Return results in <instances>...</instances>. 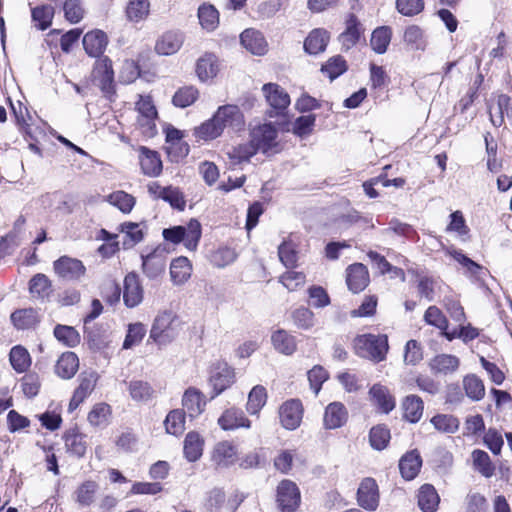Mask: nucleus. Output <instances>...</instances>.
I'll list each match as a JSON object with an SVG mask.
<instances>
[{"label": "nucleus", "mask_w": 512, "mask_h": 512, "mask_svg": "<svg viewBox=\"0 0 512 512\" xmlns=\"http://www.w3.org/2000/svg\"><path fill=\"white\" fill-rule=\"evenodd\" d=\"M388 348V338L386 335L361 334L357 335L353 340L355 354L375 363L385 359Z\"/></svg>", "instance_id": "1"}, {"label": "nucleus", "mask_w": 512, "mask_h": 512, "mask_svg": "<svg viewBox=\"0 0 512 512\" xmlns=\"http://www.w3.org/2000/svg\"><path fill=\"white\" fill-rule=\"evenodd\" d=\"M162 234L166 241L173 244L183 242L188 250L194 251L201 238V225L197 220L191 219L187 226L166 228Z\"/></svg>", "instance_id": "2"}, {"label": "nucleus", "mask_w": 512, "mask_h": 512, "mask_svg": "<svg viewBox=\"0 0 512 512\" xmlns=\"http://www.w3.org/2000/svg\"><path fill=\"white\" fill-rule=\"evenodd\" d=\"M278 131L272 123H264L250 130V140L258 152L264 154L279 151Z\"/></svg>", "instance_id": "3"}, {"label": "nucleus", "mask_w": 512, "mask_h": 512, "mask_svg": "<svg viewBox=\"0 0 512 512\" xmlns=\"http://www.w3.org/2000/svg\"><path fill=\"white\" fill-rule=\"evenodd\" d=\"M174 316L171 312H162L157 315L150 331V338L158 345L170 343L177 335L174 326Z\"/></svg>", "instance_id": "4"}, {"label": "nucleus", "mask_w": 512, "mask_h": 512, "mask_svg": "<svg viewBox=\"0 0 512 512\" xmlns=\"http://www.w3.org/2000/svg\"><path fill=\"white\" fill-rule=\"evenodd\" d=\"M53 269L58 277L67 281H80L86 273V267L81 260L66 255L54 261Z\"/></svg>", "instance_id": "5"}, {"label": "nucleus", "mask_w": 512, "mask_h": 512, "mask_svg": "<svg viewBox=\"0 0 512 512\" xmlns=\"http://www.w3.org/2000/svg\"><path fill=\"white\" fill-rule=\"evenodd\" d=\"M276 492V500L282 512H294L298 508L301 500L300 491L293 481L282 480Z\"/></svg>", "instance_id": "6"}, {"label": "nucleus", "mask_w": 512, "mask_h": 512, "mask_svg": "<svg viewBox=\"0 0 512 512\" xmlns=\"http://www.w3.org/2000/svg\"><path fill=\"white\" fill-rule=\"evenodd\" d=\"M213 116L214 121L220 125L222 132L225 128L240 131L245 126L244 115L236 105L227 104L220 106Z\"/></svg>", "instance_id": "7"}, {"label": "nucleus", "mask_w": 512, "mask_h": 512, "mask_svg": "<svg viewBox=\"0 0 512 512\" xmlns=\"http://www.w3.org/2000/svg\"><path fill=\"white\" fill-rule=\"evenodd\" d=\"M234 381L235 372L232 367H230L226 362L215 363L211 369L209 377V382L215 391L212 398L229 388Z\"/></svg>", "instance_id": "8"}, {"label": "nucleus", "mask_w": 512, "mask_h": 512, "mask_svg": "<svg viewBox=\"0 0 512 512\" xmlns=\"http://www.w3.org/2000/svg\"><path fill=\"white\" fill-rule=\"evenodd\" d=\"M379 488L373 478H364L357 491L358 505L367 510L375 511L379 506Z\"/></svg>", "instance_id": "9"}, {"label": "nucleus", "mask_w": 512, "mask_h": 512, "mask_svg": "<svg viewBox=\"0 0 512 512\" xmlns=\"http://www.w3.org/2000/svg\"><path fill=\"white\" fill-rule=\"evenodd\" d=\"M262 91L269 106L275 110L270 112V117L280 115L290 104V96L288 93L276 83H267L263 86Z\"/></svg>", "instance_id": "10"}, {"label": "nucleus", "mask_w": 512, "mask_h": 512, "mask_svg": "<svg viewBox=\"0 0 512 512\" xmlns=\"http://www.w3.org/2000/svg\"><path fill=\"white\" fill-rule=\"evenodd\" d=\"M166 264L167 256L164 249L157 248L146 256L142 255V269L150 279L159 277L165 271Z\"/></svg>", "instance_id": "11"}, {"label": "nucleus", "mask_w": 512, "mask_h": 512, "mask_svg": "<svg viewBox=\"0 0 512 512\" xmlns=\"http://www.w3.org/2000/svg\"><path fill=\"white\" fill-rule=\"evenodd\" d=\"M364 29L358 18L350 14L346 20L345 30L338 36V41L344 51L350 50L360 40Z\"/></svg>", "instance_id": "12"}, {"label": "nucleus", "mask_w": 512, "mask_h": 512, "mask_svg": "<svg viewBox=\"0 0 512 512\" xmlns=\"http://www.w3.org/2000/svg\"><path fill=\"white\" fill-rule=\"evenodd\" d=\"M303 409L299 400L286 401L279 411L280 421L284 428L288 430L296 429L302 420Z\"/></svg>", "instance_id": "13"}, {"label": "nucleus", "mask_w": 512, "mask_h": 512, "mask_svg": "<svg viewBox=\"0 0 512 512\" xmlns=\"http://www.w3.org/2000/svg\"><path fill=\"white\" fill-rule=\"evenodd\" d=\"M143 289L136 273H128L124 279L123 300L127 307L133 308L141 303Z\"/></svg>", "instance_id": "14"}, {"label": "nucleus", "mask_w": 512, "mask_h": 512, "mask_svg": "<svg viewBox=\"0 0 512 512\" xmlns=\"http://www.w3.org/2000/svg\"><path fill=\"white\" fill-rule=\"evenodd\" d=\"M238 459L237 447L230 441L218 442L212 451V461L219 467H229Z\"/></svg>", "instance_id": "15"}, {"label": "nucleus", "mask_w": 512, "mask_h": 512, "mask_svg": "<svg viewBox=\"0 0 512 512\" xmlns=\"http://www.w3.org/2000/svg\"><path fill=\"white\" fill-rule=\"evenodd\" d=\"M218 424L223 430H235L238 428H250L251 421L239 408L226 409L218 419Z\"/></svg>", "instance_id": "16"}, {"label": "nucleus", "mask_w": 512, "mask_h": 512, "mask_svg": "<svg viewBox=\"0 0 512 512\" xmlns=\"http://www.w3.org/2000/svg\"><path fill=\"white\" fill-rule=\"evenodd\" d=\"M346 282L353 293L361 292L369 283V274L365 265L355 263L347 268Z\"/></svg>", "instance_id": "17"}, {"label": "nucleus", "mask_w": 512, "mask_h": 512, "mask_svg": "<svg viewBox=\"0 0 512 512\" xmlns=\"http://www.w3.org/2000/svg\"><path fill=\"white\" fill-rule=\"evenodd\" d=\"M206 401L204 395L196 388L189 387L182 397V406L184 412L191 418L200 415L205 408Z\"/></svg>", "instance_id": "18"}, {"label": "nucleus", "mask_w": 512, "mask_h": 512, "mask_svg": "<svg viewBox=\"0 0 512 512\" xmlns=\"http://www.w3.org/2000/svg\"><path fill=\"white\" fill-rule=\"evenodd\" d=\"M503 107L506 108V117L512 125V98L505 94H500L496 102L488 106L490 121L495 127H500L505 122L501 112Z\"/></svg>", "instance_id": "19"}, {"label": "nucleus", "mask_w": 512, "mask_h": 512, "mask_svg": "<svg viewBox=\"0 0 512 512\" xmlns=\"http://www.w3.org/2000/svg\"><path fill=\"white\" fill-rule=\"evenodd\" d=\"M108 44V38L102 30L87 32L83 37V47L91 57H100Z\"/></svg>", "instance_id": "20"}, {"label": "nucleus", "mask_w": 512, "mask_h": 512, "mask_svg": "<svg viewBox=\"0 0 512 512\" xmlns=\"http://www.w3.org/2000/svg\"><path fill=\"white\" fill-rule=\"evenodd\" d=\"M243 47L254 55H264L267 52V42L261 32L246 29L240 35Z\"/></svg>", "instance_id": "21"}, {"label": "nucleus", "mask_w": 512, "mask_h": 512, "mask_svg": "<svg viewBox=\"0 0 512 512\" xmlns=\"http://www.w3.org/2000/svg\"><path fill=\"white\" fill-rule=\"evenodd\" d=\"M348 419V412L341 402L330 403L324 413V426L327 429L342 427Z\"/></svg>", "instance_id": "22"}, {"label": "nucleus", "mask_w": 512, "mask_h": 512, "mask_svg": "<svg viewBox=\"0 0 512 512\" xmlns=\"http://www.w3.org/2000/svg\"><path fill=\"white\" fill-rule=\"evenodd\" d=\"M429 366L434 374L449 375L458 370L460 360L455 355L439 354L431 359Z\"/></svg>", "instance_id": "23"}, {"label": "nucleus", "mask_w": 512, "mask_h": 512, "mask_svg": "<svg viewBox=\"0 0 512 512\" xmlns=\"http://www.w3.org/2000/svg\"><path fill=\"white\" fill-rule=\"evenodd\" d=\"M330 39V34L323 28L312 30L306 37L304 42V49L307 53L316 55L323 52Z\"/></svg>", "instance_id": "24"}, {"label": "nucleus", "mask_w": 512, "mask_h": 512, "mask_svg": "<svg viewBox=\"0 0 512 512\" xmlns=\"http://www.w3.org/2000/svg\"><path fill=\"white\" fill-rule=\"evenodd\" d=\"M93 75L95 79H99L102 90L107 93L110 92L114 72L112 69V62L108 57L100 58L96 61Z\"/></svg>", "instance_id": "25"}, {"label": "nucleus", "mask_w": 512, "mask_h": 512, "mask_svg": "<svg viewBox=\"0 0 512 512\" xmlns=\"http://www.w3.org/2000/svg\"><path fill=\"white\" fill-rule=\"evenodd\" d=\"M79 368V359L74 352H65L63 353L56 365H55V373L63 378V379H71Z\"/></svg>", "instance_id": "26"}, {"label": "nucleus", "mask_w": 512, "mask_h": 512, "mask_svg": "<svg viewBox=\"0 0 512 512\" xmlns=\"http://www.w3.org/2000/svg\"><path fill=\"white\" fill-rule=\"evenodd\" d=\"M271 342L274 349L284 355H292L297 349L295 337L283 329L272 333Z\"/></svg>", "instance_id": "27"}, {"label": "nucleus", "mask_w": 512, "mask_h": 512, "mask_svg": "<svg viewBox=\"0 0 512 512\" xmlns=\"http://www.w3.org/2000/svg\"><path fill=\"white\" fill-rule=\"evenodd\" d=\"M204 439L195 431L189 432L183 445V453L189 462L197 461L203 453Z\"/></svg>", "instance_id": "28"}, {"label": "nucleus", "mask_w": 512, "mask_h": 512, "mask_svg": "<svg viewBox=\"0 0 512 512\" xmlns=\"http://www.w3.org/2000/svg\"><path fill=\"white\" fill-rule=\"evenodd\" d=\"M418 506L423 512H435L440 498L436 489L430 484H424L418 491Z\"/></svg>", "instance_id": "29"}, {"label": "nucleus", "mask_w": 512, "mask_h": 512, "mask_svg": "<svg viewBox=\"0 0 512 512\" xmlns=\"http://www.w3.org/2000/svg\"><path fill=\"white\" fill-rule=\"evenodd\" d=\"M422 460L418 452L411 451L405 454L399 462L401 475L406 480L414 479L420 471Z\"/></svg>", "instance_id": "30"}, {"label": "nucleus", "mask_w": 512, "mask_h": 512, "mask_svg": "<svg viewBox=\"0 0 512 512\" xmlns=\"http://www.w3.org/2000/svg\"><path fill=\"white\" fill-rule=\"evenodd\" d=\"M183 44V36L178 32L165 33L156 43L155 50L160 55H172Z\"/></svg>", "instance_id": "31"}, {"label": "nucleus", "mask_w": 512, "mask_h": 512, "mask_svg": "<svg viewBox=\"0 0 512 512\" xmlns=\"http://www.w3.org/2000/svg\"><path fill=\"white\" fill-rule=\"evenodd\" d=\"M129 395L132 400L147 403L155 397V390L150 383L143 380H132L128 384Z\"/></svg>", "instance_id": "32"}, {"label": "nucleus", "mask_w": 512, "mask_h": 512, "mask_svg": "<svg viewBox=\"0 0 512 512\" xmlns=\"http://www.w3.org/2000/svg\"><path fill=\"white\" fill-rule=\"evenodd\" d=\"M140 165L143 173L148 176H158L162 171V162L157 152L145 147L141 148Z\"/></svg>", "instance_id": "33"}, {"label": "nucleus", "mask_w": 512, "mask_h": 512, "mask_svg": "<svg viewBox=\"0 0 512 512\" xmlns=\"http://www.w3.org/2000/svg\"><path fill=\"white\" fill-rule=\"evenodd\" d=\"M99 485L92 480H87L77 487L74 499L81 507H88L94 503Z\"/></svg>", "instance_id": "34"}, {"label": "nucleus", "mask_w": 512, "mask_h": 512, "mask_svg": "<svg viewBox=\"0 0 512 512\" xmlns=\"http://www.w3.org/2000/svg\"><path fill=\"white\" fill-rule=\"evenodd\" d=\"M119 231L124 234L123 248L130 249L140 243L144 238V232L140 224L134 222H124L120 224Z\"/></svg>", "instance_id": "35"}, {"label": "nucleus", "mask_w": 512, "mask_h": 512, "mask_svg": "<svg viewBox=\"0 0 512 512\" xmlns=\"http://www.w3.org/2000/svg\"><path fill=\"white\" fill-rule=\"evenodd\" d=\"M192 266L186 257H178L170 264V275L174 284L181 285L191 276Z\"/></svg>", "instance_id": "36"}, {"label": "nucleus", "mask_w": 512, "mask_h": 512, "mask_svg": "<svg viewBox=\"0 0 512 512\" xmlns=\"http://www.w3.org/2000/svg\"><path fill=\"white\" fill-rule=\"evenodd\" d=\"M218 70V61L214 54H205L197 61L196 73L201 81H206L215 77Z\"/></svg>", "instance_id": "37"}, {"label": "nucleus", "mask_w": 512, "mask_h": 512, "mask_svg": "<svg viewBox=\"0 0 512 512\" xmlns=\"http://www.w3.org/2000/svg\"><path fill=\"white\" fill-rule=\"evenodd\" d=\"M29 291L33 298L45 300L52 293L51 281L44 274H36L29 282Z\"/></svg>", "instance_id": "38"}, {"label": "nucleus", "mask_w": 512, "mask_h": 512, "mask_svg": "<svg viewBox=\"0 0 512 512\" xmlns=\"http://www.w3.org/2000/svg\"><path fill=\"white\" fill-rule=\"evenodd\" d=\"M370 395L384 413H389L395 407V400L387 387L375 384L370 389Z\"/></svg>", "instance_id": "39"}, {"label": "nucleus", "mask_w": 512, "mask_h": 512, "mask_svg": "<svg viewBox=\"0 0 512 512\" xmlns=\"http://www.w3.org/2000/svg\"><path fill=\"white\" fill-rule=\"evenodd\" d=\"M402 408L404 418L411 423H416L423 414V401L416 395H409L403 401Z\"/></svg>", "instance_id": "40"}, {"label": "nucleus", "mask_w": 512, "mask_h": 512, "mask_svg": "<svg viewBox=\"0 0 512 512\" xmlns=\"http://www.w3.org/2000/svg\"><path fill=\"white\" fill-rule=\"evenodd\" d=\"M164 426L168 434L182 435L185 431V412L181 409L171 410L164 420Z\"/></svg>", "instance_id": "41"}, {"label": "nucleus", "mask_w": 512, "mask_h": 512, "mask_svg": "<svg viewBox=\"0 0 512 512\" xmlns=\"http://www.w3.org/2000/svg\"><path fill=\"white\" fill-rule=\"evenodd\" d=\"M55 10L51 5H41L32 8L31 17L35 27L39 30L48 29L54 17Z\"/></svg>", "instance_id": "42"}, {"label": "nucleus", "mask_w": 512, "mask_h": 512, "mask_svg": "<svg viewBox=\"0 0 512 512\" xmlns=\"http://www.w3.org/2000/svg\"><path fill=\"white\" fill-rule=\"evenodd\" d=\"M64 439L65 446L71 454L78 458L85 455L87 450V440L85 435L75 431H69L65 434Z\"/></svg>", "instance_id": "43"}, {"label": "nucleus", "mask_w": 512, "mask_h": 512, "mask_svg": "<svg viewBox=\"0 0 512 512\" xmlns=\"http://www.w3.org/2000/svg\"><path fill=\"white\" fill-rule=\"evenodd\" d=\"M463 387L467 397L473 401H479L485 396L484 383L475 374H469L463 378Z\"/></svg>", "instance_id": "44"}, {"label": "nucleus", "mask_w": 512, "mask_h": 512, "mask_svg": "<svg viewBox=\"0 0 512 512\" xmlns=\"http://www.w3.org/2000/svg\"><path fill=\"white\" fill-rule=\"evenodd\" d=\"M267 401V392L264 386L256 385L252 388L248 395L247 411L251 415H258L260 410L265 406Z\"/></svg>", "instance_id": "45"}, {"label": "nucleus", "mask_w": 512, "mask_h": 512, "mask_svg": "<svg viewBox=\"0 0 512 512\" xmlns=\"http://www.w3.org/2000/svg\"><path fill=\"white\" fill-rule=\"evenodd\" d=\"M392 31L387 26L376 28L371 36L370 45L377 54L386 52L388 45L391 41Z\"/></svg>", "instance_id": "46"}, {"label": "nucleus", "mask_w": 512, "mask_h": 512, "mask_svg": "<svg viewBox=\"0 0 512 512\" xmlns=\"http://www.w3.org/2000/svg\"><path fill=\"white\" fill-rule=\"evenodd\" d=\"M258 151L254 147L251 140L248 143L239 144L237 146L232 147L227 155L229 159L232 161V164H240L242 162H248L252 156H254Z\"/></svg>", "instance_id": "47"}, {"label": "nucleus", "mask_w": 512, "mask_h": 512, "mask_svg": "<svg viewBox=\"0 0 512 512\" xmlns=\"http://www.w3.org/2000/svg\"><path fill=\"white\" fill-rule=\"evenodd\" d=\"M9 360L13 369L18 373L25 372L31 364V359L28 351L20 345L14 346L11 349L9 354Z\"/></svg>", "instance_id": "48"}, {"label": "nucleus", "mask_w": 512, "mask_h": 512, "mask_svg": "<svg viewBox=\"0 0 512 512\" xmlns=\"http://www.w3.org/2000/svg\"><path fill=\"white\" fill-rule=\"evenodd\" d=\"M390 430L382 424L376 425L370 429L369 443L375 450L385 449L390 441Z\"/></svg>", "instance_id": "49"}, {"label": "nucleus", "mask_w": 512, "mask_h": 512, "mask_svg": "<svg viewBox=\"0 0 512 512\" xmlns=\"http://www.w3.org/2000/svg\"><path fill=\"white\" fill-rule=\"evenodd\" d=\"M199 97V91L194 86H184L179 88L173 98L172 102L176 107L186 108L192 105Z\"/></svg>", "instance_id": "50"}, {"label": "nucleus", "mask_w": 512, "mask_h": 512, "mask_svg": "<svg viewBox=\"0 0 512 512\" xmlns=\"http://www.w3.org/2000/svg\"><path fill=\"white\" fill-rule=\"evenodd\" d=\"M431 423L439 432L450 434L455 433L460 425L457 417L447 414H438L432 417Z\"/></svg>", "instance_id": "51"}, {"label": "nucleus", "mask_w": 512, "mask_h": 512, "mask_svg": "<svg viewBox=\"0 0 512 512\" xmlns=\"http://www.w3.org/2000/svg\"><path fill=\"white\" fill-rule=\"evenodd\" d=\"M149 7L148 0H130L126 8L128 19L133 22L144 20L149 14Z\"/></svg>", "instance_id": "52"}, {"label": "nucleus", "mask_w": 512, "mask_h": 512, "mask_svg": "<svg viewBox=\"0 0 512 512\" xmlns=\"http://www.w3.org/2000/svg\"><path fill=\"white\" fill-rule=\"evenodd\" d=\"M107 201L123 213H129L135 205V198L122 190L115 191L108 195Z\"/></svg>", "instance_id": "53"}, {"label": "nucleus", "mask_w": 512, "mask_h": 512, "mask_svg": "<svg viewBox=\"0 0 512 512\" xmlns=\"http://www.w3.org/2000/svg\"><path fill=\"white\" fill-rule=\"evenodd\" d=\"M223 132L220 125L214 121V116L194 130V135L200 140H212L219 137Z\"/></svg>", "instance_id": "54"}, {"label": "nucleus", "mask_w": 512, "mask_h": 512, "mask_svg": "<svg viewBox=\"0 0 512 512\" xmlns=\"http://www.w3.org/2000/svg\"><path fill=\"white\" fill-rule=\"evenodd\" d=\"M198 18L201 26L208 30H214L219 23L218 11L212 5H202L198 9Z\"/></svg>", "instance_id": "55"}, {"label": "nucleus", "mask_w": 512, "mask_h": 512, "mask_svg": "<svg viewBox=\"0 0 512 512\" xmlns=\"http://www.w3.org/2000/svg\"><path fill=\"white\" fill-rule=\"evenodd\" d=\"M472 458L475 469L483 476L491 477L494 474L495 467L492 464L489 455L485 451L479 449L474 450Z\"/></svg>", "instance_id": "56"}, {"label": "nucleus", "mask_w": 512, "mask_h": 512, "mask_svg": "<svg viewBox=\"0 0 512 512\" xmlns=\"http://www.w3.org/2000/svg\"><path fill=\"white\" fill-rule=\"evenodd\" d=\"M11 108L16 118V124L19 126L20 132L26 137L33 139L31 130H30V121L32 117L30 116L28 109L26 107H22L21 103H18V109L15 105L11 104Z\"/></svg>", "instance_id": "57"}, {"label": "nucleus", "mask_w": 512, "mask_h": 512, "mask_svg": "<svg viewBox=\"0 0 512 512\" xmlns=\"http://www.w3.org/2000/svg\"><path fill=\"white\" fill-rule=\"evenodd\" d=\"M182 134L181 131L174 128L169 127L166 129V143L169 144L167 147V152L171 153L172 149H178L179 154L181 156H186L189 151V147L186 143L182 142Z\"/></svg>", "instance_id": "58"}, {"label": "nucleus", "mask_w": 512, "mask_h": 512, "mask_svg": "<svg viewBox=\"0 0 512 512\" xmlns=\"http://www.w3.org/2000/svg\"><path fill=\"white\" fill-rule=\"evenodd\" d=\"M11 321L16 328L27 329L37 322V317L33 309H22L11 314Z\"/></svg>", "instance_id": "59"}, {"label": "nucleus", "mask_w": 512, "mask_h": 512, "mask_svg": "<svg viewBox=\"0 0 512 512\" xmlns=\"http://www.w3.org/2000/svg\"><path fill=\"white\" fill-rule=\"evenodd\" d=\"M54 336L69 347H74L80 342L79 333L71 326L57 325L54 328Z\"/></svg>", "instance_id": "60"}, {"label": "nucleus", "mask_w": 512, "mask_h": 512, "mask_svg": "<svg viewBox=\"0 0 512 512\" xmlns=\"http://www.w3.org/2000/svg\"><path fill=\"white\" fill-rule=\"evenodd\" d=\"M321 70L328 75L330 80H334L347 70V64L343 57L334 56L322 66Z\"/></svg>", "instance_id": "61"}, {"label": "nucleus", "mask_w": 512, "mask_h": 512, "mask_svg": "<svg viewBox=\"0 0 512 512\" xmlns=\"http://www.w3.org/2000/svg\"><path fill=\"white\" fill-rule=\"evenodd\" d=\"M136 110L144 118L146 124L157 117V110L150 96H140L136 102Z\"/></svg>", "instance_id": "62"}, {"label": "nucleus", "mask_w": 512, "mask_h": 512, "mask_svg": "<svg viewBox=\"0 0 512 512\" xmlns=\"http://www.w3.org/2000/svg\"><path fill=\"white\" fill-rule=\"evenodd\" d=\"M63 10L66 20L70 23H78L84 17V9L80 0H65Z\"/></svg>", "instance_id": "63"}, {"label": "nucleus", "mask_w": 512, "mask_h": 512, "mask_svg": "<svg viewBox=\"0 0 512 512\" xmlns=\"http://www.w3.org/2000/svg\"><path fill=\"white\" fill-rule=\"evenodd\" d=\"M424 321L439 330H446L448 328V320L442 311L436 306H430L424 314Z\"/></svg>", "instance_id": "64"}]
</instances>
